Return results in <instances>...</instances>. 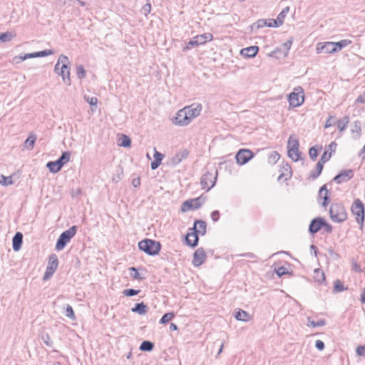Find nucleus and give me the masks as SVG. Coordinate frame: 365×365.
Masks as SVG:
<instances>
[{"label":"nucleus","instance_id":"f257e3e1","mask_svg":"<svg viewBox=\"0 0 365 365\" xmlns=\"http://www.w3.org/2000/svg\"><path fill=\"white\" fill-rule=\"evenodd\" d=\"M206 223L202 220H196L194 223V227L189 229L187 234L185 236L186 244L191 247H195L199 241L198 235H204L206 233Z\"/></svg>","mask_w":365,"mask_h":365},{"label":"nucleus","instance_id":"f03ea898","mask_svg":"<svg viewBox=\"0 0 365 365\" xmlns=\"http://www.w3.org/2000/svg\"><path fill=\"white\" fill-rule=\"evenodd\" d=\"M330 218L334 222H342L347 219V213L344 205L339 203L332 204L329 208Z\"/></svg>","mask_w":365,"mask_h":365},{"label":"nucleus","instance_id":"7ed1b4c3","mask_svg":"<svg viewBox=\"0 0 365 365\" xmlns=\"http://www.w3.org/2000/svg\"><path fill=\"white\" fill-rule=\"evenodd\" d=\"M138 247L149 255H155L160 252L161 245L155 240L145 239L139 242Z\"/></svg>","mask_w":365,"mask_h":365},{"label":"nucleus","instance_id":"20e7f679","mask_svg":"<svg viewBox=\"0 0 365 365\" xmlns=\"http://www.w3.org/2000/svg\"><path fill=\"white\" fill-rule=\"evenodd\" d=\"M77 232V227L73 225L68 230L63 232L56 244V250L58 251L62 250L66 245L71 241V240L75 236Z\"/></svg>","mask_w":365,"mask_h":365},{"label":"nucleus","instance_id":"39448f33","mask_svg":"<svg viewBox=\"0 0 365 365\" xmlns=\"http://www.w3.org/2000/svg\"><path fill=\"white\" fill-rule=\"evenodd\" d=\"M351 211L353 215L355 216L356 222L362 227L364 221L365 208L360 199L354 200L351 207Z\"/></svg>","mask_w":365,"mask_h":365},{"label":"nucleus","instance_id":"423d86ee","mask_svg":"<svg viewBox=\"0 0 365 365\" xmlns=\"http://www.w3.org/2000/svg\"><path fill=\"white\" fill-rule=\"evenodd\" d=\"M58 63H61L62 66L61 67V71L58 73L62 77L63 81L67 84H71V78H70V68L68 65L70 63L68 58L61 54L58 58Z\"/></svg>","mask_w":365,"mask_h":365},{"label":"nucleus","instance_id":"0eeeda50","mask_svg":"<svg viewBox=\"0 0 365 365\" xmlns=\"http://www.w3.org/2000/svg\"><path fill=\"white\" fill-rule=\"evenodd\" d=\"M304 100V91L302 87L297 86L288 96L289 106L294 108L300 106Z\"/></svg>","mask_w":365,"mask_h":365},{"label":"nucleus","instance_id":"6e6552de","mask_svg":"<svg viewBox=\"0 0 365 365\" xmlns=\"http://www.w3.org/2000/svg\"><path fill=\"white\" fill-rule=\"evenodd\" d=\"M213 39V36L210 33H205L201 35H197L190 40L187 44L183 48L184 51L189 50L192 47L203 45L208 41Z\"/></svg>","mask_w":365,"mask_h":365},{"label":"nucleus","instance_id":"1a4fd4ad","mask_svg":"<svg viewBox=\"0 0 365 365\" xmlns=\"http://www.w3.org/2000/svg\"><path fill=\"white\" fill-rule=\"evenodd\" d=\"M217 177V170L214 172L207 171L201 178V186L202 189L209 191L215 185Z\"/></svg>","mask_w":365,"mask_h":365},{"label":"nucleus","instance_id":"9d476101","mask_svg":"<svg viewBox=\"0 0 365 365\" xmlns=\"http://www.w3.org/2000/svg\"><path fill=\"white\" fill-rule=\"evenodd\" d=\"M58 266V259L55 254L50 255L48 259V265L46 269V272L43 275V280H46L51 277L53 273L56 272Z\"/></svg>","mask_w":365,"mask_h":365},{"label":"nucleus","instance_id":"9b49d317","mask_svg":"<svg viewBox=\"0 0 365 365\" xmlns=\"http://www.w3.org/2000/svg\"><path fill=\"white\" fill-rule=\"evenodd\" d=\"M173 123L178 126L187 125L191 121L187 116L186 111L182 108L178 111L175 117L172 119Z\"/></svg>","mask_w":365,"mask_h":365},{"label":"nucleus","instance_id":"f8f14e48","mask_svg":"<svg viewBox=\"0 0 365 365\" xmlns=\"http://www.w3.org/2000/svg\"><path fill=\"white\" fill-rule=\"evenodd\" d=\"M254 157L252 152L247 149H240L236 154V161L240 165L246 164Z\"/></svg>","mask_w":365,"mask_h":365},{"label":"nucleus","instance_id":"ddd939ff","mask_svg":"<svg viewBox=\"0 0 365 365\" xmlns=\"http://www.w3.org/2000/svg\"><path fill=\"white\" fill-rule=\"evenodd\" d=\"M190 121L200 115L202 106L200 103H192L183 108Z\"/></svg>","mask_w":365,"mask_h":365},{"label":"nucleus","instance_id":"4468645a","mask_svg":"<svg viewBox=\"0 0 365 365\" xmlns=\"http://www.w3.org/2000/svg\"><path fill=\"white\" fill-rule=\"evenodd\" d=\"M316 52L317 53H324L327 54L336 53L334 42L327 41L318 43L316 47Z\"/></svg>","mask_w":365,"mask_h":365},{"label":"nucleus","instance_id":"2eb2a0df","mask_svg":"<svg viewBox=\"0 0 365 365\" xmlns=\"http://www.w3.org/2000/svg\"><path fill=\"white\" fill-rule=\"evenodd\" d=\"M202 205V202L200 197L190 199L182 202L181 205V211L183 212H187L190 210H197Z\"/></svg>","mask_w":365,"mask_h":365},{"label":"nucleus","instance_id":"dca6fc26","mask_svg":"<svg viewBox=\"0 0 365 365\" xmlns=\"http://www.w3.org/2000/svg\"><path fill=\"white\" fill-rule=\"evenodd\" d=\"M292 44V40L289 39L282 43L280 47L277 48L273 52L272 54L274 55L277 58H280L281 56L285 58L288 56L289 49Z\"/></svg>","mask_w":365,"mask_h":365},{"label":"nucleus","instance_id":"f3484780","mask_svg":"<svg viewBox=\"0 0 365 365\" xmlns=\"http://www.w3.org/2000/svg\"><path fill=\"white\" fill-rule=\"evenodd\" d=\"M354 177V171L351 169L342 170L334 178V181L337 184L346 182Z\"/></svg>","mask_w":365,"mask_h":365},{"label":"nucleus","instance_id":"a211bd4d","mask_svg":"<svg viewBox=\"0 0 365 365\" xmlns=\"http://www.w3.org/2000/svg\"><path fill=\"white\" fill-rule=\"evenodd\" d=\"M206 259V253L202 247L197 248L193 254L192 264L195 267H200Z\"/></svg>","mask_w":365,"mask_h":365},{"label":"nucleus","instance_id":"6ab92c4d","mask_svg":"<svg viewBox=\"0 0 365 365\" xmlns=\"http://www.w3.org/2000/svg\"><path fill=\"white\" fill-rule=\"evenodd\" d=\"M324 225V219L321 217L314 218L309 226V232L311 234H316L318 232Z\"/></svg>","mask_w":365,"mask_h":365},{"label":"nucleus","instance_id":"aec40b11","mask_svg":"<svg viewBox=\"0 0 365 365\" xmlns=\"http://www.w3.org/2000/svg\"><path fill=\"white\" fill-rule=\"evenodd\" d=\"M189 153L187 150H183L178 152L171 159L170 164L173 166L179 164L183 159H185Z\"/></svg>","mask_w":365,"mask_h":365},{"label":"nucleus","instance_id":"412c9836","mask_svg":"<svg viewBox=\"0 0 365 365\" xmlns=\"http://www.w3.org/2000/svg\"><path fill=\"white\" fill-rule=\"evenodd\" d=\"M258 51H259L258 46H249V47L242 48L240 51V53L245 57L252 58L257 55Z\"/></svg>","mask_w":365,"mask_h":365},{"label":"nucleus","instance_id":"4be33fe9","mask_svg":"<svg viewBox=\"0 0 365 365\" xmlns=\"http://www.w3.org/2000/svg\"><path fill=\"white\" fill-rule=\"evenodd\" d=\"M23 242V235L21 232H16L12 240L13 249L14 251H19Z\"/></svg>","mask_w":365,"mask_h":365},{"label":"nucleus","instance_id":"5701e85b","mask_svg":"<svg viewBox=\"0 0 365 365\" xmlns=\"http://www.w3.org/2000/svg\"><path fill=\"white\" fill-rule=\"evenodd\" d=\"M289 11V7L287 6L278 14L277 19L273 21L274 26H281L284 23V20L287 13Z\"/></svg>","mask_w":365,"mask_h":365},{"label":"nucleus","instance_id":"b1692460","mask_svg":"<svg viewBox=\"0 0 365 365\" xmlns=\"http://www.w3.org/2000/svg\"><path fill=\"white\" fill-rule=\"evenodd\" d=\"M328 192L329 191L325 185H323L319 191V197L323 198V202H322V205L323 207H326L329 202Z\"/></svg>","mask_w":365,"mask_h":365},{"label":"nucleus","instance_id":"393cba45","mask_svg":"<svg viewBox=\"0 0 365 365\" xmlns=\"http://www.w3.org/2000/svg\"><path fill=\"white\" fill-rule=\"evenodd\" d=\"M131 311L140 315H144L148 312V307L143 302L137 303L135 307L131 309Z\"/></svg>","mask_w":365,"mask_h":365},{"label":"nucleus","instance_id":"a878e982","mask_svg":"<svg viewBox=\"0 0 365 365\" xmlns=\"http://www.w3.org/2000/svg\"><path fill=\"white\" fill-rule=\"evenodd\" d=\"M313 278L314 279L315 282L319 284H322L325 282V274L322 269L319 268L315 269L314 270Z\"/></svg>","mask_w":365,"mask_h":365},{"label":"nucleus","instance_id":"bb28decb","mask_svg":"<svg viewBox=\"0 0 365 365\" xmlns=\"http://www.w3.org/2000/svg\"><path fill=\"white\" fill-rule=\"evenodd\" d=\"M36 140V135L31 133L24 142V146L26 149L31 150L34 148L35 142Z\"/></svg>","mask_w":365,"mask_h":365},{"label":"nucleus","instance_id":"cd10ccee","mask_svg":"<svg viewBox=\"0 0 365 365\" xmlns=\"http://www.w3.org/2000/svg\"><path fill=\"white\" fill-rule=\"evenodd\" d=\"M299 140L298 139L293 135H291L288 139L287 142V150L289 149H294V150H298L299 149Z\"/></svg>","mask_w":365,"mask_h":365},{"label":"nucleus","instance_id":"c85d7f7f","mask_svg":"<svg viewBox=\"0 0 365 365\" xmlns=\"http://www.w3.org/2000/svg\"><path fill=\"white\" fill-rule=\"evenodd\" d=\"M235 317L237 320L242 322H248L250 319L249 314L242 309H239Z\"/></svg>","mask_w":365,"mask_h":365},{"label":"nucleus","instance_id":"c756f323","mask_svg":"<svg viewBox=\"0 0 365 365\" xmlns=\"http://www.w3.org/2000/svg\"><path fill=\"white\" fill-rule=\"evenodd\" d=\"M46 167L52 173H57L61 170V168L60 167L59 163L57 160L48 162L46 164Z\"/></svg>","mask_w":365,"mask_h":365},{"label":"nucleus","instance_id":"7c9ffc66","mask_svg":"<svg viewBox=\"0 0 365 365\" xmlns=\"http://www.w3.org/2000/svg\"><path fill=\"white\" fill-rule=\"evenodd\" d=\"M71 153L68 151L63 152L60 158L57 160L60 167H62L70 160Z\"/></svg>","mask_w":365,"mask_h":365},{"label":"nucleus","instance_id":"2f4dec72","mask_svg":"<svg viewBox=\"0 0 365 365\" xmlns=\"http://www.w3.org/2000/svg\"><path fill=\"white\" fill-rule=\"evenodd\" d=\"M351 43V41L348 39H343L341 40L340 41L334 42V48L336 53L340 51L342 48L349 46Z\"/></svg>","mask_w":365,"mask_h":365},{"label":"nucleus","instance_id":"473e14b6","mask_svg":"<svg viewBox=\"0 0 365 365\" xmlns=\"http://www.w3.org/2000/svg\"><path fill=\"white\" fill-rule=\"evenodd\" d=\"M361 122L359 120H356L354 123L353 127L351 128V133L354 135L355 138H358L361 135Z\"/></svg>","mask_w":365,"mask_h":365},{"label":"nucleus","instance_id":"72a5a7b5","mask_svg":"<svg viewBox=\"0 0 365 365\" xmlns=\"http://www.w3.org/2000/svg\"><path fill=\"white\" fill-rule=\"evenodd\" d=\"M154 348V344L150 341H143L140 346V350L143 351H151Z\"/></svg>","mask_w":365,"mask_h":365},{"label":"nucleus","instance_id":"f704fd0d","mask_svg":"<svg viewBox=\"0 0 365 365\" xmlns=\"http://www.w3.org/2000/svg\"><path fill=\"white\" fill-rule=\"evenodd\" d=\"M288 156L294 161L297 162L300 159L301 153L298 150L289 149L287 150Z\"/></svg>","mask_w":365,"mask_h":365},{"label":"nucleus","instance_id":"c9c22d12","mask_svg":"<svg viewBox=\"0 0 365 365\" xmlns=\"http://www.w3.org/2000/svg\"><path fill=\"white\" fill-rule=\"evenodd\" d=\"M349 117L344 116L343 118H341L337 121V128L339 131L342 132L346 129V125L349 123Z\"/></svg>","mask_w":365,"mask_h":365},{"label":"nucleus","instance_id":"e433bc0d","mask_svg":"<svg viewBox=\"0 0 365 365\" xmlns=\"http://www.w3.org/2000/svg\"><path fill=\"white\" fill-rule=\"evenodd\" d=\"M307 322H308L307 325L309 327H323L326 324V321L324 319H319V320L315 322V321H313L311 319V317L307 318Z\"/></svg>","mask_w":365,"mask_h":365},{"label":"nucleus","instance_id":"4c0bfd02","mask_svg":"<svg viewBox=\"0 0 365 365\" xmlns=\"http://www.w3.org/2000/svg\"><path fill=\"white\" fill-rule=\"evenodd\" d=\"M15 34L11 32L3 33L0 35V42H8L11 41L14 37Z\"/></svg>","mask_w":365,"mask_h":365},{"label":"nucleus","instance_id":"58836bf2","mask_svg":"<svg viewBox=\"0 0 365 365\" xmlns=\"http://www.w3.org/2000/svg\"><path fill=\"white\" fill-rule=\"evenodd\" d=\"M14 183L12 176L6 177L0 174V184L4 186L11 185Z\"/></svg>","mask_w":365,"mask_h":365},{"label":"nucleus","instance_id":"ea45409f","mask_svg":"<svg viewBox=\"0 0 365 365\" xmlns=\"http://www.w3.org/2000/svg\"><path fill=\"white\" fill-rule=\"evenodd\" d=\"M323 166H324V165H322L321 163H317V165H316V170H315V171H314V172H312V173L310 174V177H311L312 178H313V179H316V178H317L320 175V174H321V173H322V170H323Z\"/></svg>","mask_w":365,"mask_h":365},{"label":"nucleus","instance_id":"a19ab883","mask_svg":"<svg viewBox=\"0 0 365 365\" xmlns=\"http://www.w3.org/2000/svg\"><path fill=\"white\" fill-rule=\"evenodd\" d=\"M129 272L130 277L134 279H142L143 278V277L140 276L138 269L134 267L129 268Z\"/></svg>","mask_w":365,"mask_h":365},{"label":"nucleus","instance_id":"79ce46f5","mask_svg":"<svg viewBox=\"0 0 365 365\" xmlns=\"http://www.w3.org/2000/svg\"><path fill=\"white\" fill-rule=\"evenodd\" d=\"M86 70L82 65H78L76 67V75L79 79L84 78L86 77Z\"/></svg>","mask_w":365,"mask_h":365},{"label":"nucleus","instance_id":"37998d69","mask_svg":"<svg viewBox=\"0 0 365 365\" xmlns=\"http://www.w3.org/2000/svg\"><path fill=\"white\" fill-rule=\"evenodd\" d=\"M175 317L173 312L165 313L160 320V324H166Z\"/></svg>","mask_w":365,"mask_h":365},{"label":"nucleus","instance_id":"c03bdc74","mask_svg":"<svg viewBox=\"0 0 365 365\" xmlns=\"http://www.w3.org/2000/svg\"><path fill=\"white\" fill-rule=\"evenodd\" d=\"M131 144L130 139L125 135H122L120 145L124 148L129 147Z\"/></svg>","mask_w":365,"mask_h":365},{"label":"nucleus","instance_id":"a18cd8bd","mask_svg":"<svg viewBox=\"0 0 365 365\" xmlns=\"http://www.w3.org/2000/svg\"><path fill=\"white\" fill-rule=\"evenodd\" d=\"M279 154L277 151H273L269 156V163L274 164L279 160Z\"/></svg>","mask_w":365,"mask_h":365},{"label":"nucleus","instance_id":"49530a36","mask_svg":"<svg viewBox=\"0 0 365 365\" xmlns=\"http://www.w3.org/2000/svg\"><path fill=\"white\" fill-rule=\"evenodd\" d=\"M345 289L346 288L340 280L337 279L334 282V291L335 292H341Z\"/></svg>","mask_w":365,"mask_h":365},{"label":"nucleus","instance_id":"de8ad7c7","mask_svg":"<svg viewBox=\"0 0 365 365\" xmlns=\"http://www.w3.org/2000/svg\"><path fill=\"white\" fill-rule=\"evenodd\" d=\"M65 312H66V316L67 317L70 318L71 319H75V318H76L75 314H74L73 309L71 305H69V304L66 305Z\"/></svg>","mask_w":365,"mask_h":365},{"label":"nucleus","instance_id":"09e8293b","mask_svg":"<svg viewBox=\"0 0 365 365\" xmlns=\"http://www.w3.org/2000/svg\"><path fill=\"white\" fill-rule=\"evenodd\" d=\"M140 292V289H127L123 290V293L126 297H133L137 295Z\"/></svg>","mask_w":365,"mask_h":365},{"label":"nucleus","instance_id":"8fccbe9b","mask_svg":"<svg viewBox=\"0 0 365 365\" xmlns=\"http://www.w3.org/2000/svg\"><path fill=\"white\" fill-rule=\"evenodd\" d=\"M331 156V153H329L328 151L326 150L324 152L323 155L321 156L320 160H319L318 163H319L324 165V164L330 159Z\"/></svg>","mask_w":365,"mask_h":365},{"label":"nucleus","instance_id":"3c124183","mask_svg":"<svg viewBox=\"0 0 365 365\" xmlns=\"http://www.w3.org/2000/svg\"><path fill=\"white\" fill-rule=\"evenodd\" d=\"M84 99L90 104L91 106H97L98 104V98L96 97H89V96H84Z\"/></svg>","mask_w":365,"mask_h":365},{"label":"nucleus","instance_id":"603ef678","mask_svg":"<svg viewBox=\"0 0 365 365\" xmlns=\"http://www.w3.org/2000/svg\"><path fill=\"white\" fill-rule=\"evenodd\" d=\"M309 155L310 158L312 160H316V158L318 155V150L316 148V147L313 146V147L310 148V149L309 150Z\"/></svg>","mask_w":365,"mask_h":365},{"label":"nucleus","instance_id":"864d4df0","mask_svg":"<svg viewBox=\"0 0 365 365\" xmlns=\"http://www.w3.org/2000/svg\"><path fill=\"white\" fill-rule=\"evenodd\" d=\"M42 340L43 343L48 346H52L53 341L48 334H45L42 336Z\"/></svg>","mask_w":365,"mask_h":365},{"label":"nucleus","instance_id":"5fc2aeb1","mask_svg":"<svg viewBox=\"0 0 365 365\" xmlns=\"http://www.w3.org/2000/svg\"><path fill=\"white\" fill-rule=\"evenodd\" d=\"M53 53H54V52L53 50L46 49V50L38 51L36 55H38V57H44V56L52 55Z\"/></svg>","mask_w":365,"mask_h":365},{"label":"nucleus","instance_id":"6e6d98bb","mask_svg":"<svg viewBox=\"0 0 365 365\" xmlns=\"http://www.w3.org/2000/svg\"><path fill=\"white\" fill-rule=\"evenodd\" d=\"M276 273L279 277H282L286 274H288L287 268L285 267H279L276 269Z\"/></svg>","mask_w":365,"mask_h":365},{"label":"nucleus","instance_id":"4d7b16f0","mask_svg":"<svg viewBox=\"0 0 365 365\" xmlns=\"http://www.w3.org/2000/svg\"><path fill=\"white\" fill-rule=\"evenodd\" d=\"M358 356H365V345H359L356 349Z\"/></svg>","mask_w":365,"mask_h":365},{"label":"nucleus","instance_id":"13d9d810","mask_svg":"<svg viewBox=\"0 0 365 365\" xmlns=\"http://www.w3.org/2000/svg\"><path fill=\"white\" fill-rule=\"evenodd\" d=\"M37 54V52H34V53H27V54H25L24 56H20V59L21 61H25L28 58H37L38 57V55Z\"/></svg>","mask_w":365,"mask_h":365},{"label":"nucleus","instance_id":"bf43d9fd","mask_svg":"<svg viewBox=\"0 0 365 365\" xmlns=\"http://www.w3.org/2000/svg\"><path fill=\"white\" fill-rule=\"evenodd\" d=\"M163 158H164V155L162 153H160L158 151H157L156 150H155V153H154L155 160L160 162V163L161 164V162H162Z\"/></svg>","mask_w":365,"mask_h":365},{"label":"nucleus","instance_id":"052dcab7","mask_svg":"<svg viewBox=\"0 0 365 365\" xmlns=\"http://www.w3.org/2000/svg\"><path fill=\"white\" fill-rule=\"evenodd\" d=\"M150 10H151V5L150 4H146L145 5L143 6V7L142 9V12L145 16H147L150 12Z\"/></svg>","mask_w":365,"mask_h":365},{"label":"nucleus","instance_id":"680f3d73","mask_svg":"<svg viewBox=\"0 0 365 365\" xmlns=\"http://www.w3.org/2000/svg\"><path fill=\"white\" fill-rule=\"evenodd\" d=\"M325 232L327 233H331L332 232V226L327 223V222L324 220V225H323V227Z\"/></svg>","mask_w":365,"mask_h":365},{"label":"nucleus","instance_id":"e2e57ef3","mask_svg":"<svg viewBox=\"0 0 365 365\" xmlns=\"http://www.w3.org/2000/svg\"><path fill=\"white\" fill-rule=\"evenodd\" d=\"M315 346L318 350L322 351L324 349V343L321 340H317L315 342Z\"/></svg>","mask_w":365,"mask_h":365},{"label":"nucleus","instance_id":"0e129e2a","mask_svg":"<svg viewBox=\"0 0 365 365\" xmlns=\"http://www.w3.org/2000/svg\"><path fill=\"white\" fill-rule=\"evenodd\" d=\"M211 218L213 222H217L220 218V212L218 210H215L211 213Z\"/></svg>","mask_w":365,"mask_h":365},{"label":"nucleus","instance_id":"69168bd1","mask_svg":"<svg viewBox=\"0 0 365 365\" xmlns=\"http://www.w3.org/2000/svg\"><path fill=\"white\" fill-rule=\"evenodd\" d=\"M256 24L258 28H262L264 26H267V20L259 19L256 22Z\"/></svg>","mask_w":365,"mask_h":365},{"label":"nucleus","instance_id":"338daca9","mask_svg":"<svg viewBox=\"0 0 365 365\" xmlns=\"http://www.w3.org/2000/svg\"><path fill=\"white\" fill-rule=\"evenodd\" d=\"M356 102L359 103H365V93L359 96L356 100Z\"/></svg>","mask_w":365,"mask_h":365},{"label":"nucleus","instance_id":"774afa93","mask_svg":"<svg viewBox=\"0 0 365 365\" xmlns=\"http://www.w3.org/2000/svg\"><path fill=\"white\" fill-rule=\"evenodd\" d=\"M160 165V162L154 160V161H153L150 164V168L152 170H155L159 167Z\"/></svg>","mask_w":365,"mask_h":365}]
</instances>
